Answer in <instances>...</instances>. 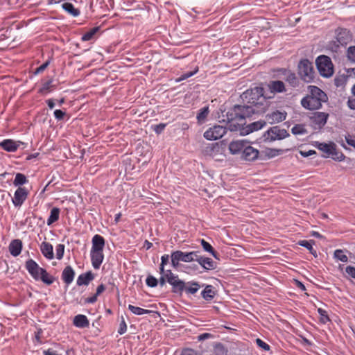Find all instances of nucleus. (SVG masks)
<instances>
[{
  "label": "nucleus",
  "mask_w": 355,
  "mask_h": 355,
  "mask_svg": "<svg viewBox=\"0 0 355 355\" xmlns=\"http://www.w3.org/2000/svg\"><path fill=\"white\" fill-rule=\"evenodd\" d=\"M263 87H255L247 89L241 95L243 101L249 105H234L227 113L230 131L235 132L241 130L246 123V118L265 111L263 102L266 101V98L263 96Z\"/></svg>",
  "instance_id": "f257e3e1"
},
{
  "label": "nucleus",
  "mask_w": 355,
  "mask_h": 355,
  "mask_svg": "<svg viewBox=\"0 0 355 355\" xmlns=\"http://www.w3.org/2000/svg\"><path fill=\"white\" fill-rule=\"evenodd\" d=\"M309 94L301 101L302 106L309 110H318L322 107V103L327 101V94L317 86L308 87Z\"/></svg>",
  "instance_id": "f03ea898"
},
{
  "label": "nucleus",
  "mask_w": 355,
  "mask_h": 355,
  "mask_svg": "<svg viewBox=\"0 0 355 355\" xmlns=\"http://www.w3.org/2000/svg\"><path fill=\"white\" fill-rule=\"evenodd\" d=\"M297 73L305 83H311L315 78L313 65L308 59H302L297 65Z\"/></svg>",
  "instance_id": "7ed1b4c3"
},
{
  "label": "nucleus",
  "mask_w": 355,
  "mask_h": 355,
  "mask_svg": "<svg viewBox=\"0 0 355 355\" xmlns=\"http://www.w3.org/2000/svg\"><path fill=\"white\" fill-rule=\"evenodd\" d=\"M352 40V35L348 29L338 28L336 30V41L330 42L329 46L336 51L340 46H346Z\"/></svg>",
  "instance_id": "20e7f679"
},
{
  "label": "nucleus",
  "mask_w": 355,
  "mask_h": 355,
  "mask_svg": "<svg viewBox=\"0 0 355 355\" xmlns=\"http://www.w3.org/2000/svg\"><path fill=\"white\" fill-rule=\"evenodd\" d=\"M316 65L322 76L329 78L333 75L334 65L329 57L327 55L318 56L316 59Z\"/></svg>",
  "instance_id": "39448f33"
},
{
  "label": "nucleus",
  "mask_w": 355,
  "mask_h": 355,
  "mask_svg": "<svg viewBox=\"0 0 355 355\" xmlns=\"http://www.w3.org/2000/svg\"><path fill=\"white\" fill-rule=\"evenodd\" d=\"M197 252H184L180 250L174 251L171 253V264L174 268H177L180 261L191 262L196 261Z\"/></svg>",
  "instance_id": "423d86ee"
},
{
  "label": "nucleus",
  "mask_w": 355,
  "mask_h": 355,
  "mask_svg": "<svg viewBox=\"0 0 355 355\" xmlns=\"http://www.w3.org/2000/svg\"><path fill=\"white\" fill-rule=\"evenodd\" d=\"M289 134L286 130L280 128L278 126H273L268 129L263 135V140L265 141H273L286 138Z\"/></svg>",
  "instance_id": "0eeeda50"
},
{
  "label": "nucleus",
  "mask_w": 355,
  "mask_h": 355,
  "mask_svg": "<svg viewBox=\"0 0 355 355\" xmlns=\"http://www.w3.org/2000/svg\"><path fill=\"white\" fill-rule=\"evenodd\" d=\"M228 119V117L227 116ZM227 129H229L228 122L227 123V127L222 125H214L209 128L204 133V137L207 140H217L223 137L227 132Z\"/></svg>",
  "instance_id": "6e6552de"
},
{
  "label": "nucleus",
  "mask_w": 355,
  "mask_h": 355,
  "mask_svg": "<svg viewBox=\"0 0 355 355\" xmlns=\"http://www.w3.org/2000/svg\"><path fill=\"white\" fill-rule=\"evenodd\" d=\"M166 278V281L172 286V291L177 293L180 289L182 288L183 281L178 278V276L171 272V270H167L164 273Z\"/></svg>",
  "instance_id": "1a4fd4ad"
},
{
  "label": "nucleus",
  "mask_w": 355,
  "mask_h": 355,
  "mask_svg": "<svg viewBox=\"0 0 355 355\" xmlns=\"http://www.w3.org/2000/svg\"><path fill=\"white\" fill-rule=\"evenodd\" d=\"M25 268L31 275V277L36 281L40 279V275L43 270V268L39 266L33 259H28L26 261Z\"/></svg>",
  "instance_id": "9d476101"
},
{
  "label": "nucleus",
  "mask_w": 355,
  "mask_h": 355,
  "mask_svg": "<svg viewBox=\"0 0 355 355\" xmlns=\"http://www.w3.org/2000/svg\"><path fill=\"white\" fill-rule=\"evenodd\" d=\"M28 191L24 187H19L14 193L12 202L15 207H21L26 200Z\"/></svg>",
  "instance_id": "9b49d317"
},
{
  "label": "nucleus",
  "mask_w": 355,
  "mask_h": 355,
  "mask_svg": "<svg viewBox=\"0 0 355 355\" xmlns=\"http://www.w3.org/2000/svg\"><path fill=\"white\" fill-rule=\"evenodd\" d=\"M259 150L251 146H246L241 153V158L246 161L252 162L257 159Z\"/></svg>",
  "instance_id": "f8f14e48"
},
{
  "label": "nucleus",
  "mask_w": 355,
  "mask_h": 355,
  "mask_svg": "<svg viewBox=\"0 0 355 355\" xmlns=\"http://www.w3.org/2000/svg\"><path fill=\"white\" fill-rule=\"evenodd\" d=\"M200 288V285L197 282L191 281L185 283L183 281L182 288L178 291L177 293H182L183 291H185L187 295H194Z\"/></svg>",
  "instance_id": "ddd939ff"
},
{
  "label": "nucleus",
  "mask_w": 355,
  "mask_h": 355,
  "mask_svg": "<svg viewBox=\"0 0 355 355\" xmlns=\"http://www.w3.org/2000/svg\"><path fill=\"white\" fill-rule=\"evenodd\" d=\"M287 113L285 111L276 110L266 115V119L269 123H277L284 121Z\"/></svg>",
  "instance_id": "4468645a"
},
{
  "label": "nucleus",
  "mask_w": 355,
  "mask_h": 355,
  "mask_svg": "<svg viewBox=\"0 0 355 355\" xmlns=\"http://www.w3.org/2000/svg\"><path fill=\"white\" fill-rule=\"evenodd\" d=\"M105 245V239L101 235L95 234L92 239V248L90 251L103 252Z\"/></svg>",
  "instance_id": "2eb2a0df"
},
{
  "label": "nucleus",
  "mask_w": 355,
  "mask_h": 355,
  "mask_svg": "<svg viewBox=\"0 0 355 355\" xmlns=\"http://www.w3.org/2000/svg\"><path fill=\"white\" fill-rule=\"evenodd\" d=\"M21 141H15L12 139H7L0 142V146L7 152H15L21 144Z\"/></svg>",
  "instance_id": "dca6fc26"
},
{
  "label": "nucleus",
  "mask_w": 355,
  "mask_h": 355,
  "mask_svg": "<svg viewBox=\"0 0 355 355\" xmlns=\"http://www.w3.org/2000/svg\"><path fill=\"white\" fill-rule=\"evenodd\" d=\"M90 257L93 268L99 269L104 260L103 252L90 251Z\"/></svg>",
  "instance_id": "f3484780"
},
{
  "label": "nucleus",
  "mask_w": 355,
  "mask_h": 355,
  "mask_svg": "<svg viewBox=\"0 0 355 355\" xmlns=\"http://www.w3.org/2000/svg\"><path fill=\"white\" fill-rule=\"evenodd\" d=\"M196 261L205 270H214L216 268V266L215 262L209 257H202L199 256L198 254L196 255Z\"/></svg>",
  "instance_id": "a211bd4d"
},
{
  "label": "nucleus",
  "mask_w": 355,
  "mask_h": 355,
  "mask_svg": "<svg viewBox=\"0 0 355 355\" xmlns=\"http://www.w3.org/2000/svg\"><path fill=\"white\" fill-rule=\"evenodd\" d=\"M23 248L22 241L20 239L12 240L8 246L9 252L13 257H17L20 254Z\"/></svg>",
  "instance_id": "6ab92c4d"
},
{
  "label": "nucleus",
  "mask_w": 355,
  "mask_h": 355,
  "mask_svg": "<svg viewBox=\"0 0 355 355\" xmlns=\"http://www.w3.org/2000/svg\"><path fill=\"white\" fill-rule=\"evenodd\" d=\"M329 114L325 112H318L311 117L312 121L320 128L323 127L327 121Z\"/></svg>",
  "instance_id": "aec40b11"
},
{
  "label": "nucleus",
  "mask_w": 355,
  "mask_h": 355,
  "mask_svg": "<svg viewBox=\"0 0 355 355\" xmlns=\"http://www.w3.org/2000/svg\"><path fill=\"white\" fill-rule=\"evenodd\" d=\"M40 250L43 256L49 260L54 257L53 245L48 242H42L40 245Z\"/></svg>",
  "instance_id": "412c9836"
},
{
  "label": "nucleus",
  "mask_w": 355,
  "mask_h": 355,
  "mask_svg": "<svg viewBox=\"0 0 355 355\" xmlns=\"http://www.w3.org/2000/svg\"><path fill=\"white\" fill-rule=\"evenodd\" d=\"M284 76V80L292 87H297L299 85V80L296 76L295 73L291 71L290 70L283 69V73Z\"/></svg>",
  "instance_id": "4be33fe9"
},
{
  "label": "nucleus",
  "mask_w": 355,
  "mask_h": 355,
  "mask_svg": "<svg viewBox=\"0 0 355 355\" xmlns=\"http://www.w3.org/2000/svg\"><path fill=\"white\" fill-rule=\"evenodd\" d=\"M75 276V272L71 266H66L62 272V279L67 285L70 284Z\"/></svg>",
  "instance_id": "5701e85b"
},
{
  "label": "nucleus",
  "mask_w": 355,
  "mask_h": 355,
  "mask_svg": "<svg viewBox=\"0 0 355 355\" xmlns=\"http://www.w3.org/2000/svg\"><path fill=\"white\" fill-rule=\"evenodd\" d=\"M268 86L270 92L272 93H282L286 92L285 85L281 80L270 81Z\"/></svg>",
  "instance_id": "b1692460"
},
{
  "label": "nucleus",
  "mask_w": 355,
  "mask_h": 355,
  "mask_svg": "<svg viewBox=\"0 0 355 355\" xmlns=\"http://www.w3.org/2000/svg\"><path fill=\"white\" fill-rule=\"evenodd\" d=\"M246 144L242 141H233L229 144V150L232 155L243 152Z\"/></svg>",
  "instance_id": "393cba45"
},
{
  "label": "nucleus",
  "mask_w": 355,
  "mask_h": 355,
  "mask_svg": "<svg viewBox=\"0 0 355 355\" xmlns=\"http://www.w3.org/2000/svg\"><path fill=\"white\" fill-rule=\"evenodd\" d=\"M266 124V122L262 120L253 122L246 126L245 131L242 134L248 135L254 131L261 130Z\"/></svg>",
  "instance_id": "a878e982"
},
{
  "label": "nucleus",
  "mask_w": 355,
  "mask_h": 355,
  "mask_svg": "<svg viewBox=\"0 0 355 355\" xmlns=\"http://www.w3.org/2000/svg\"><path fill=\"white\" fill-rule=\"evenodd\" d=\"M94 278V275L91 271H88L85 273L80 274L76 281L77 285H88L89 283Z\"/></svg>",
  "instance_id": "bb28decb"
},
{
  "label": "nucleus",
  "mask_w": 355,
  "mask_h": 355,
  "mask_svg": "<svg viewBox=\"0 0 355 355\" xmlns=\"http://www.w3.org/2000/svg\"><path fill=\"white\" fill-rule=\"evenodd\" d=\"M73 324L78 328H85L89 327V322L85 315L78 314L73 318Z\"/></svg>",
  "instance_id": "cd10ccee"
},
{
  "label": "nucleus",
  "mask_w": 355,
  "mask_h": 355,
  "mask_svg": "<svg viewBox=\"0 0 355 355\" xmlns=\"http://www.w3.org/2000/svg\"><path fill=\"white\" fill-rule=\"evenodd\" d=\"M55 89V86L53 84V79H50L42 83V87L40 88L38 92L42 95H46L53 89Z\"/></svg>",
  "instance_id": "c85d7f7f"
},
{
  "label": "nucleus",
  "mask_w": 355,
  "mask_h": 355,
  "mask_svg": "<svg viewBox=\"0 0 355 355\" xmlns=\"http://www.w3.org/2000/svg\"><path fill=\"white\" fill-rule=\"evenodd\" d=\"M60 210L58 207H53L51 209L50 215L47 219V225L50 226L55 222L58 221L60 216Z\"/></svg>",
  "instance_id": "c756f323"
},
{
  "label": "nucleus",
  "mask_w": 355,
  "mask_h": 355,
  "mask_svg": "<svg viewBox=\"0 0 355 355\" xmlns=\"http://www.w3.org/2000/svg\"><path fill=\"white\" fill-rule=\"evenodd\" d=\"M334 145L335 144L333 142H331L329 144L318 143L316 146L318 150L326 153L325 157H328L329 154L331 153V151L334 150Z\"/></svg>",
  "instance_id": "7c9ffc66"
},
{
  "label": "nucleus",
  "mask_w": 355,
  "mask_h": 355,
  "mask_svg": "<svg viewBox=\"0 0 355 355\" xmlns=\"http://www.w3.org/2000/svg\"><path fill=\"white\" fill-rule=\"evenodd\" d=\"M315 243V241L313 240L307 241V240H302L297 242V244L300 246L306 248L311 254L313 256H317L316 250L313 249V245Z\"/></svg>",
  "instance_id": "2f4dec72"
},
{
  "label": "nucleus",
  "mask_w": 355,
  "mask_h": 355,
  "mask_svg": "<svg viewBox=\"0 0 355 355\" xmlns=\"http://www.w3.org/2000/svg\"><path fill=\"white\" fill-rule=\"evenodd\" d=\"M62 8L68 13L73 17H77L80 15V10L74 7V6L69 2L62 3Z\"/></svg>",
  "instance_id": "473e14b6"
},
{
  "label": "nucleus",
  "mask_w": 355,
  "mask_h": 355,
  "mask_svg": "<svg viewBox=\"0 0 355 355\" xmlns=\"http://www.w3.org/2000/svg\"><path fill=\"white\" fill-rule=\"evenodd\" d=\"M202 297L207 301L211 300L215 296V292L213 290V286L207 285L201 293Z\"/></svg>",
  "instance_id": "72a5a7b5"
},
{
  "label": "nucleus",
  "mask_w": 355,
  "mask_h": 355,
  "mask_svg": "<svg viewBox=\"0 0 355 355\" xmlns=\"http://www.w3.org/2000/svg\"><path fill=\"white\" fill-rule=\"evenodd\" d=\"M40 275L39 280H41L44 284L51 285L54 282L55 278L49 275L44 268H43Z\"/></svg>",
  "instance_id": "f704fd0d"
},
{
  "label": "nucleus",
  "mask_w": 355,
  "mask_h": 355,
  "mask_svg": "<svg viewBox=\"0 0 355 355\" xmlns=\"http://www.w3.org/2000/svg\"><path fill=\"white\" fill-rule=\"evenodd\" d=\"M128 309L136 315H142L144 314H149L152 311L150 310L144 309L138 306H135L131 304L128 305Z\"/></svg>",
  "instance_id": "c9c22d12"
},
{
  "label": "nucleus",
  "mask_w": 355,
  "mask_h": 355,
  "mask_svg": "<svg viewBox=\"0 0 355 355\" xmlns=\"http://www.w3.org/2000/svg\"><path fill=\"white\" fill-rule=\"evenodd\" d=\"M329 157H331L333 159L338 162L343 161L345 159V155L336 149V144L334 145V150L331 151Z\"/></svg>",
  "instance_id": "e433bc0d"
},
{
  "label": "nucleus",
  "mask_w": 355,
  "mask_h": 355,
  "mask_svg": "<svg viewBox=\"0 0 355 355\" xmlns=\"http://www.w3.org/2000/svg\"><path fill=\"white\" fill-rule=\"evenodd\" d=\"M28 182V180L25 175L23 173H17L15 175V180L13 181V184L15 187H19L23 184H25Z\"/></svg>",
  "instance_id": "4c0bfd02"
},
{
  "label": "nucleus",
  "mask_w": 355,
  "mask_h": 355,
  "mask_svg": "<svg viewBox=\"0 0 355 355\" xmlns=\"http://www.w3.org/2000/svg\"><path fill=\"white\" fill-rule=\"evenodd\" d=\"M98 27L92 28L89 31L83 35L81 37L82 41L87 42L91 40L94 35L98 31Z\"/></svg>",
  "instance_id": "58836bf2"
},
{
  "label": "nucleus",
  "mask_w": 355,
  "mask_h": 355,
  "mask_svg": "<svg viewBox=\"0 0 355 355\" xmlns=\"http://www.w3.org/2000/svg\"><path fill=\"white\" fill-rule=\"evenodd\" d=\"M334 257L337 260H339L342 262L346 263L348 261V257L345 254L344 251L343 250H336L334 253Z\"/></svg>",
  "instance_id": "ea45409f"
},
{
  "label": "nucleus",
  "mask_w": 355,
  "mask_h": 355,
  "mask_svg": "<svg viewBox=\"0 0 355 355\" xmlns=\"http://www.w3.org/2000/svg\"><path fill=\"white\" fill-rule=\"evenodd\" d=\"M209 112V107L205 106L201 108L199 110V112L197 114V119L198 122H202L207 118Z\"/></svg>",
  "instance_id": "a19ab883"
},
{
  "label": "nucleus",
  "mask_w": 355,
  "mask_h": 355,
  "mask_svg": "<svg viewBox=\"0 0 355 355\" xmlns=\"http://www.w3.org/2000/svg\"><path fill=\"white\" fill-rule=\"evenodd\" d=\"M201 245L206 252H209L213 257L218 259L217 253L215 252L212 246L208 242H207L204 239H202Z\"/></svg>",
  "instance_id": "79ce46f5"
},
{
  "label": "nucleus",
  "mask_w": 355,
  "mask_h": 355,
  "mask_svg": "<svg viewBox=\"0 0 355 355\" xmlns=\"http://www.w3.org/2000/svg\"><path fill=\"white\" fill-rule=\"evenodd\" d=\"M291 132L293 135H304L306 132V130L303 125L297 124L292 128Z\"/></svg>",
  "instance_id": "37998d69"
},
{
  "label": "nucleus",
  "mask_w": 355,
  "mask_h": 355,
  "mask_svg": "<svg viewBox=\"0 0 355 355\" xmlns=\"http://www.w3.org/2000/svg\"><path fill=\"white\" fill-rule=\"evenodd\" d=\"M198 71V67H196L195 69L190 72L182 73L178 78L176 79V82L179 83L184 80H186L192 76L195 75Z\"/></svg>",
  "instance_id": "c03bdc74"
},
{
  "label": "nucleus",
  "mask_w": 355,
  "mask_h": 355,
  "mask_svg": "<svg viewBox=\"0 0 355 355\" xmlns=\"http://www.w3.org/2000/svg\"><path fill=\"white\" fill-rule=\"evenodd\" d=\"M169 261V255L164 254L161 257V264L159 266V272L160 274H164L165 272L164 266Z\"/></svg>",
  "instance_id": "a18cd8bd"
},
{
  "label": "nucleus",
  "mask_w": 355,
  "mask_h": 355,
  "mask_svg": "<svg viewBox=\"0 0 355 355\" xmlns=\"http://www.w3.org/2000/svg\"><path fill=\"white\" fill-rule=\"evenodd\" d=\"M65 246L63 244H58L55 247L56 258L60 260L63 258Z\"/></svg>",
  "instance_id": "49530a36"
},
{
  "label": "nucleus",
  "mask_w": 355,
  "mask_h": 355,
  "mask_svg": "<svg viewBox=\"0 0 355 355\" xmlns=\"http://www.w3.org/2000/svg\"><path fill=\"white\" fill-rule=\"evenodd\" d=\"M146 283L148 286L153 288L157 286L158 281L155 277L148 275L146 279Z\"/></svg>",
  "instance_id": "de8ad7c7"
},
{
  "label": "nucleus",
  "mask_w": 355,
  "mask_h": 355,
  "mask_svg": "<svg viewBox=\"0 0 355 355\" xmlns=\"http://www.w3.org/2000/svg\"><path fill=\"white\" fill-rule=\"evenodd\" d=\"M347 58L352 62H355V46H351L347 51Z\"/></svg>",
  "instance_id": "09e8293b"
},
{
  "label": "nucleus",
  "mask_w": 355,
  "mask_h": 355,
  "mask_svg": "<svg viewBox=\"0 0 355 355\" xmlns=\"http://www.w3.org/2000/svg\"><path fill=\"white\" fill-rule=\"evenodd\" d=\"M318 313L320 315V321L322 323L325 324V323H327V322L329 321V317H328V315L327 314L326 311H324V309L320 308V309H318Z\"/></svg>",
  "instance_id": "8fccbe9b"
},
{
  "label": "nucleus",
  "mask_w": 355,
  "mask_h": 355,
  "mask_svg": "<svg viewBox=\"0 0 355 355\" xmlns=\"http://www.w3.org/2000/svg\"><path fill=\"white\" fill-rule=\"evenodd\" d=\"M256 343L260 348L263 349L265 351H268L270 349L269 345H268L266 343H265L260 338L256 339Z\"/></svg>",
  "instance_id": "3c124183"
},
{
  "label": "nucleus",
  "mask_w": 355,
  "mask_h": 355,
  "mask_svg": "<svg viewBox=\"0 0 355 355\" xmlns=\"http://www.w3.org/2000/svg\"><path fill=\"white\" fill-rule=\"evenodd\" d=\"M66 115V112L61 110H55L54 111V116L58 121H61Z\"/></svg>",
  "instance_id": "603ef678"
},
{
  "label": "nucleus",
  "mask_w": 355,
  "mask_h": 355,
  "mask_svg": "<svg viewBox=\"0 0 355 355\" xmlns=\"http://www.w3.org/2000/svg\"><path fill=\"white\" fill-rule=\"evenodd\" d=\"M345 138L347 144L355 148V137L350 135H345Z\"/></svg>",
  "instance_id": "864d4df0"
},
{
  "label": "nucleus",
  "mask_w": 355,
  "mask_h": 355,
  "mask_svg": "<svg viewBox=\"0 0 355 355\" xmlns=\"http://www.w3.org/2000/svg\"><path fill=\"white\" fill-rule=\"evenodd\" d=\"M126 331H127V325H126V323H125L124 319H123L120 323L118 333L120 335H122V334H125L126 332Z\"/></svg>",
  "instance_id": "5fc2aeb1"
},
{
  "label": "nucleus",
  "mask_w": 355,
  "mask_h": 355,
  "mask_svg": "<svg viewBox=\"0 0 355 355\" xmlns=\"http://www.w3.org/2000/svg\"><path fill=\"white\" fill-rule=\"evenodd\" d=\"M345 272L349 277L355 279V267L348 266L345 268Z\"/></svg>",
  "instance_id": "6e6d98bb"
},
{
  "label": "nucleus",
  "mask_w": 355,
  "mask_h": 355,
  "mask_svg": "<svg viewBox=\"0 0 355 355\" xmlns=\"http://www.w3.org/2000/svg\"><path fill=\"white\" fill-rule=\"evenodd\" d=\"M49 63H50L49 61H46L44 63H43L42 65H40L39 67H37L36 69L35 73L38 74V73L43 72L46 69V68L49 66Z\"/></svg>",
  "instance_id": "4d7b16f0"
},
{
  "label": "nucleus",
  "mask_w": 355,
  "mask_h": 355,
  "mask_svg": "<svg viewBox=\"0 0 355 355\" xmlns=\"http://www.w3.org/2000/svg\"><path fill=\"white\" fill-rule=\"evenodd\" d=\"M165 123H159L158 125H155L153 130L157 134H160L165 128Z\"/></svg>",
  "instance_id": "13d9d810"
},
{
  "label": "nucleus",
  "mask_w": 355,
  "mask_h": 355,
  "mask_svg": "<svg viewBox=\"0 0 355 355\" xmlns=\"http://www.w3.org/2000/svg\"><path fill=\"white\" fill-rule=\"evenodd\" d=\"M213 336L209 333H203L198 336V340L202 341L209 338H212Z\"/></svg>",
  "instance_id": "bf43d9fd"
},
{
  "label": "nucleus",
  "mask_w": 355,
  "mask_h": 355,
  "mask_svg": "<svg viewBox=\"0 0 355 355\" xmlns=\"http://www.w3.org/2000/svg\"><path fill=\"white\" fill-rule=\"evenodd\" d=\"M300 155L302 157H307L311 156V155H312L313 154H315V151L313 150H307V151L300 150Z\"/></svg>",
  "instance_id": "052dcab7"
},
{
  "label": "nucleus",
  "mask_w": 355,
  "mask_h": 355,
  "mask_svg": "<svg viewBox=\"0 0 355 355\" xmlns=\"http://www.w3.org/2000/svg\"><path fill=\"white\" fill-rule=\"evenodd\" d=\"M97 297L98 295H96V294L94 295L93 296L90 297H87L85 300V303H87V304H94V302H96L97 300Z\"/></svg>",
  "instance_id": "680f3d73"
},
{
  "label": "nucleus",
  "mask_w": 355,
  "mask_h": 355,
  "mask_svg": "<svg viewBox=\"0 0 355 355\" xmlns=\"http://www.w3.org/2000/svg\"><path fill=\"white\" fill-rule=\"evenodd\" d=\"M105 290V286L101 284H100L99 286H98L97 288H96V295H101L104 291Z\"/></svg>",
  "instance_id": "e2e57ef3"
},
{
  "label": "nucleus",
  "mask_w": 355,
  "mask_h": 355,
  "mask_svg": "<svg viewBox=\"0 0 355 355\" xmlns=\"http://www.w3.org/2000/svg\"><path fill=\"white\" fill-rule=\"evenodd\" d=\"M347 105L351 110H355V98H349L347 101Z\"/></svg>",
  "instance_id": "0e129e2a"
},
{
  "label": "nucleus",
  "mask_w": 355,
  "mask_h": 355,
  "mask_svg": "<svg viewBox=\"0 0 355 355\" xmlns=\"http://www.w3.org/2000/svg\"><path fill=\"white\" fill-rule=\"evenodd\" d=\"M182 355H195V352L191 349H186L182 351Z\"/></svg>",
  "instance_id": "69168bd1"
},
{
  "label": "nucleus",
  "mask_w": 355,
  "mask_h": 355,
  "mask_svg": "<svg viewBox=\"0 0 355 355\" xmlns=\"http://www.w3.org/2000/svg\"><path fill=\"white\" fill-rule=\"evenodd\" d=\"M162 276L161 277L159 278V285L161 286H164L166 284V278L165 277V275L164 274H161Z\"/></svg>",
  "instance_id": "338daca9"
},
{
  "label": "nucleus",
  "mask_w": 355,
  "mask_h": 355,
  "mask_svg": "<svg viewBox=\"0 0 355 355\" xmlns=\"http://www.w3.org/2000/svg\"><path fill=\"white\" fill-rule=\"evenodd\" d=\"M46 103L48 105V107L51 110L53 109L54 107H55V103H54V100L52 99V98H49L48 100H46Z\"/></svg>",
  "instance_id": "774afa93"
}]
</instances>
